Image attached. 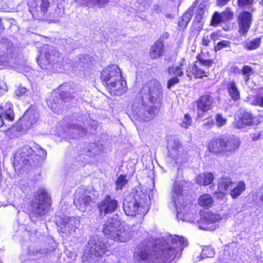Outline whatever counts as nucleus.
Returning <instances> with one entry per match:
<instances>
[{
	"instance_id": "25",
	"label": "nucleus",
	"mask_w": 263,
	"mask_h": 263,
	"mask_svg": "<svg viewBox=\"0 0 263 263\" xmlns=\"http://www.w3.org/2000/svg\"><path fill=\"white\" fill-rule=\"evenodd\" d=\"M105 233L111 239L117 242H125L132 238L130 231H107Z\"/></svg>"
},
{
	"instance_id": "63",
	"label": "nucleus",
	"mask_w": 263,
	"mask_h": 263,
	"mask_svg": "<svg viewBox=\"0 0 263 263\" xmlns=\"http://www.w3.org/2000/svg\"><path fill=\"white\" fill-rule=\"evenodd\" d=\"M232 69L235 72H239L240 71V70L237 67H233Z\"/></svg>"
},
{
	"instance_id": "9",
	"label": "nucleus",
	"mask_w": 263,
	"mask_h": 263,
	"mask_svg": "<svg viewBox=\"0 0 263 263\" xmlns=\"http://www.w3.org/2000/svg\"><path fill=\"white\" fill-rule=\"evenodd\" d=\"M92 203L89 192L84 187L79 188L76 192L74 204L77 209L83 212L90 210Z\"/></svg>"
},
{
	"instance_id": "13",
	"label": "nucleus",
	"mask_w": 263,
	"mask_h": 263,
	"mask_svg": "<svg viewBox=\"0 0 263 263\" xmlns=\"http://www.w3.org/2000/svg\"><path fill=\"white\" fill-rule=\"evenodd\" d=\"M184 181H175L172 192V199L176 206L177 216L178 218L182 219L184 215H182L181 207H178V204L181 203L183 200L182 186Z\"/></svg>"
},
{
	"instance_id": "38",
	"label": "nucleus",
	"mask_w": 263,
	"mask_h": 263,
	"mask_svg": "<svg viewBox=\"0 0 263 263\" xmlns=\"http://www.w3.org/2000/svg\"><path fill=\"white\" fill-rule=\"evenodd\" d=\"M69 217L64 216L63 217H58L56 218V224L58 227L61 229L68 228V223L69 222Z\"/></svg>"
},
{
	"instance_id": "45",
	"label": "nucleus",
	"mask_w": 263,
	"mask_h": 263,
	"mask_svg": "<svg viewBox=\"0 0 263 263\" xmlns=\"http://www.w3.org/2000/svg\"><path fill=\"white\" fill-rule=\"evenodd\" d=\"M192 123V118L189 114H186L184 116V118L183 119L182 122L181 124V126L182 127L186 129L189 127V126L191 125Z\"/></svg>"
},
{
	"instance_id": "64",
	"label": "nucleus",
	"mask_w": 263,
	"mask_h": 263,
	"mask_svg": "<svg viewBox=\"0 0 263 263\" xmlns=\"http://www.w3.org/2000/svg\"><path fill=\"white\" fill-rule=\"evenodd\" d=\"M244 76V79L245 80V82L246 83H247V81L249 80V76L250 75H243Z\"/></svg>"
},
{
	"instance_id": "24",
	"label": "nucleus",
	"mask_w": 263,
	"mask_h": 263,
	"mask_svg": "<svg viewBox=\"0 0 263 263\" xmlns=\"http://www.w3.org/2000/svg\"><path fill=\"white\" fill-rule=\"evenodd\" d=\"M234 182L232 179L228 177H223L219 179L218 181V190L222 197L226 196L229 192L230 189L232 187Z\"/></svg>"
},
{
	"instance_id": "11",
	"label": "nucleus",
	"mask_w": 263,
	"mask_h": 263,
	"mask_svg": "<svg viewBox=\"0 0 263 263\" xmlns=\"http://www.w3.org/2000/svg\"><path fill=\"white\" fill-rule=\"evenodd\" d=\"M167 148L170 157L176 164L179 165L184 161L183 147L179 141L170 140L168 142Z\"/></svg>"
},
{
	"instance_id": "27",
	"label": "nucleus",
	"mask_w": 263,
	"mask_h": 263,
	"mask_svg": "<svg viewBox=\"0 0 263 263\" xmlns=\"http://www.w3.org/2000/svg\"><path fill=\"white\" fill-rule=\"evenodd\" d=\"M246 189V185L243 181H239L234 183L230 191V195L232 199H237L245 191Z\"/></svg>"
},
{
	"instance_id": "6",
	"label": "nucleus",
	"mask_w": 263,
	"mask_h": 263,
	"mask_svg": "<svg viewBox=\"0 0 263 263\" xmlns=\"http://www.w3.org/2000/svg\"><path fill=\"white\" fill-rule=\"evenodd\" d=\"M239 139L235 137H222L213 139L208 145L209 151L221 155L232 154L238 149L240 145Z\"/></svg>"
},
{
	"instance_id": "30",
	"label": "nucleus",
	"mask_w": 263,
	"mask_h": 263,
	"mask_svg": "<svg viewBox=\"0 0 263 263\" xmlns=\"http://www.w3.org/2000/svg\"><path fill=\"white\" fill-rule=\"evenodd\" d=\"M214 178L212 173L206 172L198 175L196 178V182L200 185H208L212 182Z\"/></svg>"
},
{
	"instance_id": "2",
	"label": "nucleus",
	"mask_w": 263,
	"mask_h": 263,
	"mask_svg": "<svg viewBox=\"0 0 263 263\" xmlns=\"http://www.w3.org/2000/svg\"><path fill=\"white\" fill-rule=\"evenodd\" d=\"M162 240H145L140 243L135 249L133 257L136 263H170L174 258L175 252H170L168 256H164L161 248L165 245H160Z\"/></svg>"
},
{
	"instance_id": "7",
	"label": "nucleus",
	"mask_w": 263,
	"mask_h": 263,
	"mask_svg": "<svg viewBox=\"0 0 263 263\" xmlns=\"http://www.w3.org/2000/svg\"><path fill=\"white\" fill-rule=\"evenodd\" d=\"M51 204V197L47 190L44 187L40 188L32 200V214L36 216L44 215Z\"/></svg>"
},
{
	"instance_id": "49",
	"label": "nucleus",
	"mask_w": 263,
	"mask_h": 263,
	"mask_svg": "<svg viewBox=\"0 0 263 263\" xmlns=\"http://www.w3.org/2000/svg\"><path fill=\"white\" fill-rule=\"evenodd\" d=\"M206 9V8H204V6H202V4L200 3L198 8V12L196 16L197 20L199 21L202 18V15L204 13Z\"/></svg>"
},
{
	"instance_id": "62",
	"label": "nucleus",
	"mask_w": 263,
	"mask_h": 263,
	"mask_svg": "<svg viewBox=\"0 0 263 263\" xmlns=\"http://www.w3.org/2000/svg\"><path fill=\"white\" fill-rule=\"evenodd\" d=\"M260 200L263 202V187L260 190Z\"/></svg>"
},
{
	"instance_id": "18",
	"label": "nucleus",
	"mask_w": 263,
	"mask_h": 263,
	"mask_svg": "<svg viewBox=\"0 0 263 263\" xmlns=\"http://www.w3.org/2000/svg\"><path fill=\"white\" fill-rule=\"evenodd\" d=\"M107 88L111 94L119 96L126 92L127 90L126 82L123 76H121L120 80L110 82L107 86Z\"/></svg>"
},
{
	"instance_id": "60",
	"label": "nucleus",
	"mask_w": 263,
	"mask_h": 263,
	"mask_svg": "<svg viewBox=\"0 0 263 263\" xmlns=\"http://www.w3.org/2000/svg\"><path fill=\"white\" fill-rule=\"evenodd\" d=\"M219 194H221V193L219 191H218V193H216L215 196L217 198H218L219 199H222L223 198H224L225 197V196H224L223 197H222L221 195Z\"/></svg>"
},
{
	"instance_id": "34",
	"label": "nucleus",
	"mask_w": 263,
	"mask_h": 263,
	"mask_svg": "<svg viewBox=\"0 0 263 263\" xmlns=\"http://www.w3.org/2000/svg\"><path fill=\"white\" fill-rule=\"evenodd\" d=\"M69 132H70L72 135V138H76L78 136H82L86 134V129L83 127L78 125H72L69 129Z\"/></svg>"
},
{
	"instance_id": "48",
	"label": "nucleus",
	"mask_w": 263,
	"mask_h": 263,
	"mask_svg": "<svg viewBox=\"0 0 263 263\" xmlns=\"http://www.w3.org/2000/svg\"><path fill=\"white\" fill-rule=\"evenodd\" d=\"M230 42L228 41L223 40L217 43V45L215 46V51H218L222 48L228 47L229 46Z\"/></svg>"
},
{
	"instance_id": "1",
	"label": "nucleus",
	"mask_w": 263,
	"mask_h": 263,
	"mask_svg": "<svg viewBox=\"0 0 263 263\" xmlns=\"http://www.w3.org/2000/svg\"><path fill=\"white\" fill-rule=\"evenodd\" d=\"M142 100L135 102L131 106L130 117L132 120L148 121L153 119L159 111L162 97L160 83L153 79L145 84L141 90Z\"/></svg>"
},
{
	"instance_id": "10",
	"label": "nucleus",
	"mask_w": 263,
	"mask_h": 263,
	"mask_svg": "<svg viewBox=\"0 0 263 263\" xmlns=\"http://www.w3.org/2000/svg\"><path fill=\"white\" fill-rule=\"evenodd\" d=\"M213 62L211 60H203L198 59V61H196L191 67L189 68L190 70L186 71L188 77H191V74L194 76L196 78H201L203 77H207L208 72L206 69L211 67L213 65Z\"/></svg>"
},
{
	"instance_id": "57",
	"label": "nucleus",
	"mask_w": 263,
	"mask_h": 263,
	"mask_svg": "<svg viewBox=\"0 0 263 263\" xmlns=\"http://www.w3.org/2000/svg\"><path fill=\"white\" fill-rule=\"evenodd\" d=\"M202 44L204 46H208L210 41L208 35H204L202 39Z\"/></svg>"
},
{
	"instance_id": "40",
	"label": "nucleus",
	"mask_w": 263,
	"mask_h": 263,
	"mask_svg": "<svg viewBox=\"0 0 263 263\" xmlns=\"http://www.w3.org/2000/svg\"><path fill=\"white\" fill-rule=\"evenodd\" d=\"M223 21L221 14L215 12L211 19V25L216 27Z\"/></svg>"
},
{
	"instance_id": "50",
	"label": "nucleus",
	"mask_w": 263,
	"mask_h": 263,
	"mask_svg": "<svg viewBox=\"0 0 263 263\" xmlns=\"http://www.w3.org/2000/svg\"><path fill=\"white\" fill-rule=\"evenodd\" d=\"M252 104L263 107V97L256 96L252 102Z\"/></svg>"
},
{
	"instance_id": "8",
	"label": "nucleus",
	"mask_w": 263,
	"mask_h": 263,
	"mask_svg": "<svg viewBox=\"0 0 263 263\" xmlns=\"http://www.w3.org/2000/svg\"><path fill=\"white\" fill-rule=\"evenodd\" d=\"M159 240L162 241L160 243V245L166 246L164 250L163 248H161L164 256H168L170 254V252H175L174 258L171 261L175 259L178 254L180 255L183 248L188 245L187 239L182 236H171L167 239V241L162 239H159Z\"/></svg>"
},
{
	"instance_id": "51",
	"label": "nucleus",
	"mask_w": 263,
	"mask_h": 263,
	"mask_svg": "<svg viewBox=\"0 0 263 263\" xmlns=\"http://www.w3.org/2000/svg\"><path fill=\"white\" fill-rule=\"evenodd\" d=\"M179 82V79L177 77L172 78L168 80L167 87V88L170 89L172 87L178 84Z\"/></svg>"
},
{
	"instance_id": "59",
	"label": "nucleus",
	"mask_w": 263,
	"mask_h": 263,
	"mask_svg": "<svg viewBox=\"0 0 263 263\" xmlns=\"http://www.w3.org/2000/svg\"><path fill=\"white\" fill-rule=\"evenodd\" d=\"M214 124V122L213 120L208 121V122L204 123L203 125V127L205 128H209L211 127Z\"/></svg>"
},
{
	"instance_id": "42",
	"label": "nucleus",
	"mask_w": 263,
	"mask_h": 263,
	"mask_svg": "<svg viewBox=\"0 0 263 263\" xmlns=\"http://www.w3.org/2000/svg\"><path fill=\"white\" fill-rule=\"evenodd\" d=\"M127 180L126 179V176L124 175H120L118 178L116 182V190H121L126 184Z\"/></svg>"
},
{
	"instance_id": "14",
	"label": "nucleus",
	"mask_w": 263,
	"mask_h": 263,
	"mask_svg": "<svg viewBox=\"0 0 263 263\" xmlns=\"http://www.w3.org/2000/svg\"><path fill=\"white\" fill-rule=\"evenodd\" d=\"M33 149L28 145L23 146L16 153L14 161L23 165L31 164L30 160L35 161L33 159Z\"/></svg>"
},
{
	"instance_id": "31",
	"label": "nucleus",
	"mask_w": 263,
	"mask_h": 263,
	"mask_svg": "<svg viewBox=\"0 0 263 263\" xmlns=\"http://www.w3.org/2000/svg\"><path fill=\"white\" fill-rule=\"evenodd\" d=\"M122 224L117 218L108 219L104 224L103 230H121Z\"/></svg>"
},
{
	"instance_id": "33",
	"label": "nucleus",
	"mask_w": 263,
	"mask_h": 263,
	"mask_svg": "<svg viewBox=\"0 0 263 263\" xmlns=\"http://www.w3.org/2000/svg\"><path fill=\"white\" fill-rule=\"evenodd\" d=\"M178 207H181L182 210V215H184V217H182V219L178 218L179 220H182V221H188L191 222H194V220L191 219V216H193V214H191L190 212V205H185V206H183L182 204H178ZM177 217L178 216H177Z\"/></svg>"
},
{
	"instance_id": "56",
	"label": "nucleus",
	"mask_w": 263,
	"mask_h": 263,
	"mask_svg": "<svg viewBox=\"0 0 263 263\" xmlns=\"http://www.w3.org/2000/svg\"><path fill=\"white\" fill-rule=\"evenodd\" d=\"M260 135H261V134H260V132H256V133H253L251 135V139L254 141H256L259 139Z\"/></svg>"
},
{
	"instance_id": "19",
	"label": "nucleus",
	"mask_w": 263,
	"mask_h": 263,
	"mask_svg": "<svg viewBox=\"0 0 263 263\" xmlns=\"http://www.w3.org/2000/svg\"><path fill=\"white\" fill-rule=\"evenodd\" d=\"M200 219L198 222L209 224L216 222L223 219V217L219 214L213 213L209 210H201L200 211Z\"/></svg>"
},
{
	"instance_id": "61",
	"label": "nucleus",
	"mask_w": 263,
	"mask_h": 263,
	"mask_svg": "<svg viewBox=\"0 0 263 263\" xmlns=\"http://www.w3.org/2000/svg\"><path fill=\"white\" fill-rule=\"evenodd\" d=\"M4 119H5L3 116L0 115V127L2 126L4 124Z\"/></svg>"
},
{
	"instance_id": "5",
	"label": "nucleus",
	"mask_w": 263,
	"mask_h": 263,
	"mask_svg": "<svg viewBox=\"0 0 263 263\" xmlns=\"http://www.w3.org/2000/svg\"><path fill=\"white\" fill-rule=\"evenodd\" d=\"M151 197L147 194L146 190L142 189L136 191L133 199H126L123 202V209L127 215L135 216L137 214L144 213L150 203Z\"/></svg>"
},
{
	"instance_id": "43",
	"label": "nucleus",
	"mask_w": 263,
	"mask_h": 263,
	"mask_svg": "<svg viewBox=\"0 0 263 263\" xmlns=\"http://www.w3.org/2000/svg\"><path fill=\"white\" fill-rule=\"evenodd\" d=\"M214 254L215 251L213 248L210 247H205L202 250L201 253V258L205 257H212L214 255Z\"/></svg>"
},
{
	"instance_id": "23",
	"label": "nucleus",
	"mask_w": 263,
	"mask_h": 263,
	"mask_svg": "<svg viewBox=\"0 0 263 263\" xmlns=\"http://www.w3.org/2000/svg\"><path fill=\"white\" fill-rule=\"evenodd\" d=\"M0 115L9 121L14 120V114L13 105L11 102H7L0 104Z\"/></svg>"
},
{
	"instance_id": "36",
	"label": "nucleus",
	"mask_w": 263,
	"mask_h": 263,
	"mask_svg": "<svg viewBox=\"0 0 263 263\" xmlns=\"http://www.w3.org/2000/svg\"><path fill=\"white\" fill-rule=\"evenodd\" d=\"M183 65L181 63L179 66H173L168 68L167 71L170 75H174L175 77H181L183 75V72L181 68Z\"/></svg>"
},
{
	"instance_id": "15",
	"label": "nucleus",
	"mask_w": 263,
	"mask_h": 263,
	"mask_svg": "<svg viewBox=\"0 0 263 263\" xmlns=\"http://www.w3.org/2000/svg\"><path fill=\"white\" fill-rule=\"evenodd\" d=\"M252 22V14L244 11L238 16V32L241 35H245L248 32Z\"/></svg>"
},
{
	"instance_id": "29",
	"label": "nucleus",
	"mask_w": 263,
	"mask_h": 263,
	"mask_svg": "<svg viewBox=\"0 0 263 263\" xmlns=\"http://www.w3.org/2000/svg\"><path fill=\"white\" fill-rule=\"evenodd\" d=\"M75 3L78 6H97L101 8L105 7L108 4V1L107 0H75Z\"/></svg>"
},
{
	"instance_id": "16",
	"label": "nucleus",
	"mask_w": 263,
	"mask_h": 263,
	"mask_svg": "<svg viewBox=\"0 0 263 263\" xmlns=\"http://www.w3.org/2000/svg\"><path fill=\"white\" fill-rule=\"evenodd\" d=\"M118 206V202L111 198L110 196L106 195L99 205L101 214L106 215L107 213L114 212Z\"/></svg>"
},
{
	"instance_id": "12",
	"label": "nucleus",
	"mask_w": 263,
	"mask_h": 263,
	"mask_svg": "<svg viewBox=\"0 0 263 263\" xmlns=\"http://www.w3.org/2000/svg\"><path fill=\"white\" fill-rule=\"evenodd\" d=\"M121 70L117 65H112L106 67L101 72V78L105 83L106 86L110 82L120 80L121 78Z\"/></svg>"
},
{
	"instance_id": "28",
	"label": "nucleus",
	"mask_w": 263,
	"mask_h": 263,
	"mask_svg": "<svg viewBox=\"0 0 263 263\" xmlns=\"http://www.w3.org/2000/svg\"><path fill=\"white\" fill-rule=\"evenodd\" d=\"M227 90L231 98L233 101H236L240 99V91L235 81H231L227 84Z\"/></svg>"
},
{
	"instance_id": "26",
	"label": "nucleus",
	"mask_w": 263,
	"mask_h": 263,
	"mask_svg": "<svg viewBox=\"0 0 263 263\" xmlns=\"http://www.w3.org/2000/svg\"><path fill=\"white\" fill-rule=\"evenodd\" d=\"M164 52V44L161 40H159L152 46L149 51V56L152 59H156L162 57Z\"/></svg>"
},
{
	"instance_id": "39",
	"label": "nucleus",
	"mask_w": 263,
	"mask_h": 263,
	"mask_svg": "<svg viewBox=\"0 0 263 263\" xmlns=\"http://www.w3.org/2000/svg\"><path fill=\"white\" fill-rule=\"evenodd\" d=\"M80 217L69 218V222L68 223V229L74 230L80 229Z\"/></svg>"
},
{
	"instance_id": "35",
	"label": "nucleus",
	"mask_w": 263,
	"mask_h": 263,
	"mask_svg": "<svg viewBox=\"0 0 263 263\" xmlns=\"http://www.w3.org/2000/svg\"><path fill=\"white\" fill-rule=\"evenodd\" d=\"M260 39L256 38L251 41H246L244 43V47L248 50H254L260 46Z\"/></svg>"
},
{
	"instance_id": "37",
	"label": "nucleus",
	"mask_w": 263,
	"mask_h": 263,
	"mask_svg": "<svg viewBox=\"0 0 263 263\" xmlns=\"http://www.w3.org/2000/svg\"><path fill=\"white\" fill-rule=\"evenodd\" d=\"M97 257L91 254L89 250H85L82 256V261L83 263H93L96 260Z\"/></svg>"
},
{
	"instance_id": "52",
	"label": "nucleus",
	"mask_w": 263,
	"mask_h": 263,
	"mask_svg": "<svg viewBox=\"0 0 263 263\" xmlns=\"http://www.w3.org/2000/svg\"><path fill=\"white\" fill-rule=\"evenodd\" d=\"M241 71L243 75H251L253 73L252 69L248 65L244 66Z\"/></svg>"
},
{
	"instance_id": "44",
	"label": "nucleus",
	"mask_w": 263,
	"mask_h": 263,
	"mask_svg": "<svg viewBox=\"0 0 263 263\" xmlns=\"http://www.w3.org/2000/svg\"><path fill=\"white\" fill-rule=\"evenodd\" d=\"M33 152L36 153V156L40 158H43L46 156V151L42 148L39 145L36 144L33 149Z\"/></svg>"
},
{
	"instance_id": "47",
	"label": "nucleus",
	"mask_w": 263,
	"mask_h": 263,
	"mask_svg": "<svg viewBox=\"0 0 263 263\" xmlns=\"http://www.w3.org/2000/svg\"><path fill=\"white\" fill-rule=\"evenodd\" d=\"M221 14L222 15V17L224 21L231 20L234 16L233 12L230 11V10L228 8H227L226 11L222 12Z\"/></svg>"
},
{
	"instance_id": "58",
	"label": "nucleus",
	"mask_w": 263,
	"mask_h": 263,
	"mask_svg": "<svg viewBox=\"0 0 263 263\" xmlns=\"http://www.w3.org/2000/svg\"><path fill=\"white\" fill-rule=\"evenodd\" d=\"M230 0H217V4L218 6L222 7L226 5Z\"/></svg>"
},
{
	"instance_id": "17",
	"label": "nucleus",
	"mask_w": 263,
	"mask_h": 263,
	"mask_svg": "<svg viewBox=\"0 0 263 263\" xmlns=\"http://www.w3.org/2000/svg\"><path fill=\"white\" fill-rule=\"evenodd\" d=\"M235 126L237 128H242L245 125L256 124L255 118L250 112L243 111L239 116L235 117Z\"/></svg>"
},
{
	"instance_id": "46",
	"label": "nucleus",
	"mask_w": 263,
	"mask_h": 263,
	"mask_svg": "<svg viewBox=\"0 0 263 263\" xmlns=\"http://www.w3.org/2000/svg\"><path fill=\"white\" fill-rule=\"evenodd\" d=\"M216 123L217 126L221 127L226 124L227 120L220 114H217L215 117Z\"/></svg>"
},
{
	"instance_id": "32",
	"label": "nucleus",
	"mask_w": 263,
	"mask_h": 263,
	"mask_svg": "<svg viewBox=\"0 0 263 263\" xmlns=\"http://www.w3.org/2000/svg\"><path fill=\"white\" fill-rule=\"evenodd\" d=\"M214 203L213 197L209 194H204L200 196L198 199V203L200 206L204 208L211 207Z\"/></svg>"
},
{
	"instance_id": "3",
	"label": "nucleus",
	"mask_w": 263,
	"mask_h": 263,
	"mask_svg": "<svg viewBox=\"0 0 263 263\" xmlns=\"http://www.w3.org/2000/svg\"><path fill=\"white\" fill-rule=\"evenodd\" d=\"M65 0H29V10L33 17L55 22L64 14Z\"/></svg>"
},
{
	"instance_id": "21",
	"label": "nucleus",
	"mask_w": 263,
	"mask_h": 263,
	"mask_svg": "<svg viewBox=\"0 0 263 263\" xmlns=\"http://www.w3.org/2000/svg\"><path fill=\"white\" fill-rule=\"evenodd\" d=\"M39 118V114L33 109H28L24 114L22 119L24 126L26 128H30L35 124Z\"/></svg>"
},
{
	"instance_id": "22",
	"label": "nucleus",
	"mask_w": 263,
	"mask_h": 263,
	"mask_svg": "<svg viewBox=\"0 0 263 263\" xmlns=\"http://www.w3.org/2000/svg\"><path fill=\"white\" fill-rule=\"evenodd\" d=\"M89 252L97 257L101 256L108 251V247L107 245L101 241L96 242L94 244L89 242Z\"/></svg>"
},
{
	"instance_id": "55",
	"label": "nucleus",
	"mask_w": 263,
	"mask_h": 263,
	"mask_svg": "<svg viewBox=\"0 0 263 263\" xmlns=\"http://www.w3.org/2000/svg\"><path fill=\"white\" fill-rule=\"evenodd\" d=\"M7 90V86L6 84L4 82L0 83V97Z\"/></svg>"
},
{
	"instance_id": "20",
	"label": "nucleus",
	"mask_w": 263,
	"mask_h": 263,
	"mask_svg": "<svg viewBox=\"0 0 263 263\" xmlns=\"http://www.w3.org/2000/svg\"><path fill=\"white\" fill-rule=\"evenodd\" d=\"M213 103V98L209 95H204L197 101V109L202 112H206L212 108Z\"/></svg>"
},
{
	"instance_id": "41",
	"label": "nucleus",
	"mask_w": 263,
	"mask_h": 263,
	"mask_svg": "<svg viewBox=\"0 0 263 263\" xmlns=\"http://www.w3.org/2000/svg\"><path fill=\"white\" fill-rule=\"evenodd\" d=\"M191 19V14L189 12L185 13L179 20L178 25L180 27L184 28L186 26Z\"/></svg>"
},
{
	"instance_id": "53",
	"label": "nucleus",
	"mask_w": 263,
	"mask_h": 263,
	"mask_svg": "<svg viewBox=\"0 0 263 263\" xmlns=\"http://www.w3.org/2000/svg\"><path fill=\"white\" fill-rule=\"evenodd\" d=\"M253 0H238V5L239 7L250 5Z\"/></svg>"
},
{
	"instance_id": "54",
	"label": "nucleus",
	"mask_w": 263,
	"mask_h": 263,
	"mask_svg": "<svg viewBox=\"0 0 263 263\" xmlns=\"http://www.w3.org/2000/svg\"><path fill=\"white\" fill-rule=\"evenodd\" d=\"M26 89L24 87L21 86L18 87L15 91L16 96H21L25 93Z\"/></svg>"
},
{
	"instance_id": "4",
	"label": "nucleus",
	"mask_w": 263,
	"mask_h": 263,
	"mask_svg": "<svg viewBox=\"0 0 263 263\" xmlns=\"http://www.w3.org/2000/svg\"><path fill=\"white\" fill-rule=\"evenodd\" d=\"M45 51L41 52L37 63L42 68L47 69V66H51L57 71H61L62 69L68 70V64L70 62L68 59H64L59 52L53 47L46 46Z\"/></svg>"
}]
</instances>
